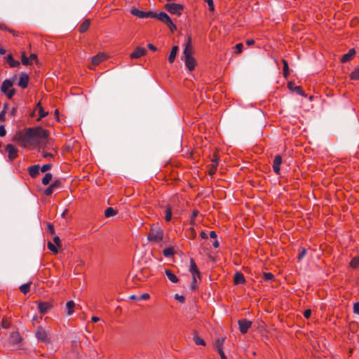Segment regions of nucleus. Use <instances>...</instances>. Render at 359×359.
Returning <instances> with one entry per match:
<instances>
[{"instance_id":"obj_19","label":"nucleus","mask_w":359,"mask_h":359,"mask_svg":"<svg viewBox=\"0 0 359 359\" xmlns=\"http://www.w3.org/2000/svg\"><path fill=\"white\" fill-rule=\"evenodd\" d=\"M355 48H351L348 52L344 55H342L341 58V62L342 63H346L347 62L351 61L353 56L355 55Z\"/></svg>"},{"instance_id":"obj_61","label":"nucleus","mask_w":359,"mask_h":359,"mask_svg":"<svg viewBox=\"0 0 359 359\" xmlns=\"http://www.w3.org/2000/svg\"><path fill=\"white\" fill-rule=\"evenodd\" d=\"M6 134V129L4 126H0V137H4Z\"/></svg>"},{"instance_id":"obj_25","label":"nucleus","mask_w":359,"mask_h":359,"mask_svg":"<svg viewBox=\"0 0 359 359\" xmlns=\"http://www.w3.org/2000/svg\"><path fill=\"white\" fill-rule=\"evenodd\" d=\"M165 273L171 283H177L179 281L177 277L170 270L166 269Z\"/></svg>"},{"instance_id":"obj_9","label":"nucleus","mask_w":359,"mask_h":359,"mask_svg":"<svg viewBox=\"0 0 359 359\" xmlns=\"http://www.w3.org/2000/svg\"><path fill=\"white\" fill-rule=\"evenodd\" d=\"M239 330L242 334H245L248 329L252 326V322L247 319L239 320L238 322Z\"/></svg>"},{"instance_id":"obj_40","label":"nucleus","mask_w":359,"mask_h":359,"mask_svg":"<svg viewBox=\"0 0 359 359\" xmlns=\"http://www.w3.org/2000/svg\"><path fill=\"white\" fill-rule=\"evenodd\" d=\"M47 247L48 250H50L53 253L57 254L58 252L57 248L51 242L48 243Z\"/></svg>"},{"instance_id":"obj_37","label":"nucleus","mask_w":359,"mask_h":359,"mask_svg":"<svg viewBox=\"0 0 359 359\" xmlns=\"http://www.w3.org/2000/svg\"><path fill=\"white\" fill-rule=\"evenodd\" d=\"M217 169V165H215V164L211 163L208 166V175L210 176L214 175L216 173Z\"/></svg>"},{"instance_id":"obj_51","label":"nucleus","mask_w":359,"mask_h":359,"mask_svg":"<svg viewBox=\"0 0 359 359\" xmlns=\"http://www.w3.org/2000/svg\"><path fill=\"white\" fill-rule=\"evenodd\" d=\"M306 250L305 248H302V251L300 252V253L298 255V259L299 260L302 259L304 258V257L306 255Z\"/></svg>"},{"instance_id":"obj_32","label":"nucleus","mask_w":359,"mask_h":359,"mask_svg":"<svg viewBox=\"0 0 359 359\" xmlns=\"http://www.w3.org/2000/svg\"><path fill=\"white\" fill-rule=\"evenodd\" d=\"M163 254L165 257H170L174 255L175 250L172 247L167 248L163 250Z\"/></svg>"},{"instance_id":"obj_56","label":"nucleus","mask_w":359,"mask_h":359,"mask_svg":"<svg viewBox=\"0 0 359 359\" xmlns=\"http://www.w3.org/2000/svg\"><path fill=\"white\" fill-rule=\"evenodd\" d=\"M53 241L57 247L61 246V241L58 236H55L53 238Z\"/></svg>"},{"instance_id":"obj_28","label":"nucleus","mask_w":359,"mask_h":359,"mask_svg":"<svg viewBox=\"0 0 359 359\" xmlns=\"http://www.w3.org/2000/svg\"><path fill=\"white\" fill-rule=\"evenodd\" d=\"M172 219V208L168 205H166L165 209V219L166 222H170Z\"/></svg>"},{"instance_id":"obj_31","label":"nucleus","mask_w":359,"mask_h":359,"mask_svg":"<svg viewBox=\"0 0 359 359\" xmlns=\"http://www.w3.org/2000/svg\"><path fill=\"white\" fill-rule=\"evenodd\" d=\"M117 214V211L115 210L113 208H107L105 210H104V216L106 217H111V216H114Z\"/></svg>"},{"instance_id":"obj_38","label":"nucleus","mask_w":359,"mask_h":359,"mask_svg":"<svg viewBox=\"0 0 359 359\" xmlns=\"http://www.w3.org/2000/svg\"><path fill=\"white\" fill-rule=\"evenodd\" d=\"M11 322L8 318H7L6 317L3 318V319L1 320V326L3 328H5V329L9 328L11 327Z\"/></svg>"},{"instance_id":"obj_30","label":"nucleus","mask_w":359,"mask_h":359,"mask_svg":"<svg viewBox=\"0 0 359 359\" xmlns=\"http://www.w3.org/2000/svg\"><path fill=\"white\" fill-rule=\"evenodd\" d=\"M193 339L196 345L205 346V341H204V339L201 338L198 334H195L194 335Z\"/></svg>"},{"instance_id":"obj_39","label":"nucleus","mask_w":359,"mask_h":359,"mask_svg":"<svg viewBox=\"0 0 359 359\" xmlns=\"http://www.w3.org/2000/svg\"><path fill=\"white\" fill-rule=\"evenodd\" d=\"M198 211L197 210H194L192 211L191 218H190V225L191 226L195 225V219H196V217L198 216Z\"/></svg>"},{"instance_id":"obj_22","label":"nucleus","mask_w":359,"mask_h":359,"mask_svg":"<svg viewBox=\"0 0 359 359\" xmlns=\"http://www.w3.org/2000/svg\"><path fill=\"white\" fill-rule=\"evenodd\" d=\"M179 48L177 46H172L168 57V61L170 64L173 63L175 60Z\"/></svg>"},{"instance_id":"obj_5","label":"nucleus","mask_w":359,"mask_h":359,"mask_svg":"<svg viewBox=\"0 0 359 359\" xmlns=\"http://www.w3.org/2000/svg\"><path fill=\"white\" fill-rule=\"evenodd\" d=\"M154 17L152 18H157L164 24H165L171 32H174L177 29L176 25L172 22L170 18L165 12H160L159 13H154Z\"/></svg>"},{"instance_id":"obj_35","label":"nucleus","mask_w":359,"mask_h":359,"mask_svg":"<svg viewBox=\"0 0 359 359\" xmlns=\"http://www.w3.org/2000/svg\"><path fill=\"white\" fill-rule=\"evenodd\" d=\"M53 175L51 173L48 172L45 175V176L42 179V184L43 185H47L50 183L52 180Z\"/></svg>"},{"instance_id":"obj_13","label":"nucleus","mask_w":359,"mask_h":359,"mask_svg":"<svg viewBox=\"0 0 359 359\" xmlns=\"http://www.w3.org/2000/svg\"><path fill=\"white\" fill-rule=\"evenodd\" d=\"M22 337L18 332H13L11 333L9 337V343L11 345H18L22 341Z\"/></svg>"},{"instance_id":"obj_41","label":"nucleus","mask_w":359,"mask_h":359,"mask_svg":"<svg viewBox=\"0 0 359 359\" xmlns=\"http://www.w3.org/2000/svg\"><path fill=\"white\" fill-rule=\"evenodd\" d=\"M21 62L24 65H32V62L29 61V58L26 56L25 53H22L21 57Z\"/></svg>"},{"instance_id":"obj_49","label":"nucleus","mask_w":359,"mask_h":359,"mask_svg":"<svg viewBox=\"0 0 359 359\" xmlns=\"http://www.w3.org/2000/svg\"><path fill=\"white\" fill-rule=\"evenodd\" d=\"M189 231L190 232V237L192 238H195L196 236V232L194 228V226H191L189 228Z\"/></svg>"},{"instance_id":"obj_14","label":"nucleus","mask_w":359,"mask_h":359,"mask_svg":"<svg viewBox=\"0 0 359 359\" xmlns=\"http://www.w3.org/2000/svg\"><path fill=\"white\" fill-rule=\"evenodd\" d=\"M53 305L48 302H40L38 305V309L41 314H46L51 308Z\"/></svg>"},{"instance_id":"obj_48","label":"nucleus","mask_w":359,"mask_h":359,"mask_svg":"<svg viewBox=\"0 0 359 359\" xmlns=\"http://www.w3.org/2000/svg\"><path fill=\"white\" fill-rule=\"evenodd\" d=\"M52 167V165L51 164H44L42 165V167L41 168V171L42 172H45L46 171H48V170H50Z\"/></svg>"},{"instance_id":"obj_24","label":"nucleus","mask_w":359,"mask_h":359,"mask_svg":"<svg viewBox=\"0 0 359 359\" xmlns=\"http://www.w3.org/2000/svg\"><path fill=\"white\" fill-rule=\"evenodd\" d=\"M74 306H75V303L72 300L68 301L66 303V313L68 316L73 314V313L74 311Z\"/></svg>"},{"instance_id":"obj_11","label":"nucleus","mask_w":359,"mask_h":359,"mask_svg":"<svg viewBox=\"0 0 359 359\" xmlns=\"http://www.w3.org/2000/svg\"><path fill=\"white\" fill-rule=\"evenodd\" d=\"M107 59V55L104 53H99L91 57V62L96 66Z\"/></svg>"},{"instance_id":"obj_46","label":"nucleus","mask_w":359,"mask_h":359,"mask_svg":"<svg viewBox=\"0 0 359 359\" xmlns=\"http://www.w3.org/2000/svg\"><path fill=\"white\" fill-rule=\"evenodd\" d=\"M243 45L241 43H237L235 46V53L239 54L242 52Z\"/></svg>"},{"instance_id":"obj_27","label":"nucleus","mask_w":359,"mask_h":359,"mask_svg":"<svg viewBox=\"0 0 359 359\" xmlns=\"http://www.w3.org/2000/svg\"><path fill=\"white\" fill-rule=\"evenodd\" d=\"M36 109L39 111V118H44L48 115V112L45 111L40 102L36 105Z\"/></svg>"},{"instance_id":"obj_54","label":"nucleus","mask_w":359,"mask_h":359,"mask_svg":"<svg viewBox=\"0 0 359 359\" xmlns=\"http://www.w3.org/2000/svg\"><path fill=\"white\" fill-rule=\"evenodd\" d=\"M218 353L221 357V359H227V358L226 357L222 348L221 347H218Z\"/></svg>"},{"instance_id":"obj_17","label":"nucleus","mask_w":359,"mask_h":359,"mask_svg":"<svg viewBox=\"0 0 359 359\" xmlns=\"http://www.w3.org/2000/svg\"><path fill=\"white\" fill-rule=\"evenodd\" d=\"M287 87L291 91H294L303 97H306V95L302 88V87L299 86H295L293 82H288Z\"/></svg>"},{"instance_id":"obj_34","label":"nucleus","mask_w":359,"mask_h":359,"mask_svg":"<svg viewBox=\"0 0 359 359\" xmlns=\"http://www.w3.org/2000/svg\"><path fill=\"white\" fill-rule=\"evenodd\" d=\"M31 283H31V282H29V283H25V284L22 285L20 287V291H21L23 294H27V292H29V290H30V285H31Z\"/></svg>"},{"instance_id":"obj_6","label":"nucleus","mask_w":359,"mask_h":359,"mask_svg":"<svg viewBox=\"0 0 359 359\" xmlns=\"http://www.w3.org/2000/svg\"><path fill=\"white\" fill-rule=\"evenodd\" d=\"M13 82L10 79H6L3 81L1 90L6 95L8 99H11L15 94V90L12 88Z\"/></svg>"},{"instance_id":"obj_44","label":"nucleus","mask_w":359,"mask_h":359,"mask_svg":"<svg viewBox=\"0 0 359 359\" xmlns=\"http://www.w3.org/2000/svg\"><path fill=\"white\" fill-rule=\"evenodd\" d=\"M274 278V276L271 273H264L263 274V278L264 280L270 281L273 280Z\"/></svg>"},{"instance_id":"obj_20","label":"nucleus","mask_w":359,"mask_h":359,"mask_svg":"<svg viewBox=\"0 0 359 359\" xmlns=\"http://www.w3.org/2000/svg\"><path fill=\"white\" fill-rule=\"evenodd\" d=\"M40 167L39 165H32L28 168L29 175L32 177L35 178L39 174Z\"/></svg>"},{"instance_id":"obj_60","label":"nucleus","mask_w":359,"mask_h":359,"mask_svg":"<svg viewBox=\"0 0 359 359\" xmlns=\"http://www.w3.org/2000/svg\"><path fill=\"white\" fill-rule=\"evenodd\" d=\"M311 311L310 309H306L304 311V318L308 319L311 317Z\"/></svg>"},{"instance_id":"obj_29","label":"nucleus","mask_w":359,"mask_h":359,"mask_svg":"<svg viewBox=\"0 0 359 359\" xmlns=\"http://www.w3.org/2000/svg\"><path fill=\"white\" fill-rule=\"evenodd\" d=\"M351 80L358 81L359 80V67L355 68L349 75Z\"/></svg>"},{"instance_id":"obj_2","label":"nucleus","mask_w":359,"mask_h":359,"mask_svg":"<svg viewBox=\"0 0 359 359\" xmlns=\"http://www.w3.org/2000/svg\"><path fill=\"white\" fill-rule=\"evenodd\" d=\"M193 47L191 44V37L189 36L187 39L186 46L183 51V56L182 60H184L187 68L189 71L191 72L195 69L196 61L192 56Z\"/></svg>"},{"instance_id":"obj_55","label":"nucleus","mask_w":359,"mask_h":359,"mask_svg":"<svg viewBox=\"0 0 359 359\" xmlns=\"http://www.w3.org/2000/svg\"><path fill=\"white\" fill-rule=\"evenodd\" d=\"M175 299L179 300L181 303H183L185 301L184 297L178 294L175 295Z\"/></svg>"},{"instance_id":"obj_50","label":"nucleus","mask_w":359,"mask_h":359,"mask_svg":"<svg viewBox=\"0 0 359 359\" xmlns=\"http://www.w3.org/2000/svg\"><path fill=\"white\" fill-rule=\"evenodd\" d=\"M9 32H10L11 34H13V36L15 38L19 37V36L21 35V34H22V33H20V32H18V31H15V30H14V29H9Z\"/></svg>"},{"instance_id":"obj_36","label":"nucleus","mask_w":359,"mask_h":359,"mask_svg":"<svg viewBox=\"0 0 359 359\" xmlns=\"http://www.w3.org/2000/svg\"><path fill=\"white\" fill-rule=\"evenodd\" d=\"M350 266L353 269H358L359 268V257H353L350 262Z\"/></svg>"},{"instance_id":"obj_4","label":"nucleus","mask_w":359,"mask_h":359,"mask_svg":"<svg viewBox=\"0 0 359 359\" xmlns=\"http://www.w3.org/2000/svg\"><path fill=\"white\" fill-rule=\"evenodd\" d=\"M50 332V327L49 326L42 327L39 325L36 327L34 335L39 342L49 344L51 342V339L49 337Z\"/></svg>"},{"instance_id":"obj_57","label":"nucleus","mask_w":359,"mask_h":359,"mask_svg":"<svg viewBox=\"0 0 359 359\" xmlns=\"http://www.w3.org/2000/svg\"><path fill=\"white\" fill-rule=\"evenodd\" d=\"M353 312L356 314H359V302H356L354 304Z\"/></svg>"},{"instance_id":"obj_3","label":"nucleus","mask_w":359,"mask_h":359,"mask_svg":"<svg viewBox=\"0 0 359 359\" xmlns=\"http://www.w3.org/2000/svg\"><path fill=\"white\" fill-rule=\"evenodd\" d=\"M163 230L158 224H152L147 233V239L150 242L158 243L163 241Z\"/></svg>"},{"instance_id":"obj_15","label":"nucleus","mask_w":359,"mask_h":359,"mask_svg":"<svg viewBox=\"0 0 359 359\" xmlns=\"http://www.w3.org/2000/svg\"><path fill=\"white\" fill-rule=\"evenodd\" d=\"M147 53V50L145 48L137 47L135 50L130 54V58L132 59H137L144 56Z\"/></svg>"},{"instance_id":"obj_52","label":"nucleus","mask_w":359,"mask_h":359,"mask_svg":"<svg viewBox=\"0 0 359 359\" xmlns=\"http://www.w3.org/2000/svg\"><path fill=\"white\" fill-rule=\"evenodd\" d=\"M149 297H150L149 294L143 293L142 294H141L140 296V297L138 298V300H147V299H149Z\"/></svg>"},{"instance_id":"obj_10","label":"nucleus","mask_w":359,"mask_h":359,"mask_svg":"<svg viewBox=\"0 0 359 359\" xmlns=\"http://www.w3.org/2000/svg\"><path fill=\"white\" fill-rule=\"evenodd\" d=\"M5 150L8 152L10 161H13L18 157V149L14 145L11 144H7Z\"/></svg>"},{"instance_id":"obj_21","label":"nucleus","mask_w":359,"mask_h":359,"mask_svg":"<svg viewBox=\"0 0 359 359\" xmlns=\"http://www.w3.org/2000/svg\"><path fill=\"white\" fill-rule=\"evenodd\" d=\"M233 282H234V284H236V285L244 283L245 282V278L243 274L241 272H236L234 274Z\"/></svg>"},{"instance_id":"obj_63","label":"nucleus","mask_w":359,"mask_h":359,"mask_svg":"<svg viewBox=\"0 0 359 359\" xmlns=\"http://www.w3.org/2000/svg\"><path fill=\"white\" fill-rule=\"evenodd\" d=\"M29 61L32 62L33 60L36 61L37 60V55L34 53H32L30 56L29 57Z\"/></svg>"},{"instance_id":"obj_45","label":"nucleus","mask_w":359,"mask_h":359,"mask_svg":"<svg viewBox=\"0 0 359 359\" xmlns=\"http://www.w3.org/2000/svg\"><path fill=\"white\" fill-rule=\"evenodd\" d=\"M46 229L50 234L55 233V228L53 224L48 222L46 224Z\"/></svg>"},{"instance_id":"obj_59","label":"nucleus","mask_w":359,"mask_h":359,"mask_svg":"<svg viewBox=\"0 0 359 359\" xmlns=\"http://www.w3.org/2000/svg\"><path fill=\"white\" fill-rule=\"evenodd\" d=\"M50 185H54L53 187L55 189L56 188L60 187L61 182L60 180H55L53 183L50 184Z\"/></svg>"},{"instance_id":"obj_47","label":"nucleus","mask_w":359,"mask_h":359,"mask_svg":"<svg viewBox=\"0 0 359 359\" xmlns=\"http://www.w3.org/2000/svg\"><path fill=\"white\" fill-rule=\"evenodd\" d=\"M203 1L208 4V5L209 6V10L210 11H213L215 9L213 0H203Z\"/></svg>"},{"instance_id":"obj_7","label":"nucleus","mask_w":359,"mask_h":359,"mask_svg":"<svg viewBox=\"0 0 359 359\" xmlns=\"http://www.w3.org/2000/svg\"><path fill=\"white\" fill-rule=\"evenodd\" d=\"M165 8L171 14L180 15L184 9V7L180 4L172 3L166 4Z\"/></svg>"},{"instance_id":"obj_23","label":"nucleus","mask_w":359,"mask_h":359,"mask_svg":"<svg viewBox=\"0 0 359 359\" xmlns=\"http://www.w3.org/2000/svg\"><path fill=\"white\" fill-rule=\"evenodd\" d=\"M90 25V20L89 19L85 20L79 26V31L80 33H84L86 32Z\"/></svg>"},{"instance_id":"obj_43","label":"nucleus","mask_w":359,"mask_h":359,"mask_svg":"<svg viewBox=\"0 0 359 359\" xmlns=\"http://www.w3.org/2000/svg\"><path fill=\"white\" fill-rule=\"evenodd\" d=\"M54 185H49L45 190H44V194L47 196H50L52 194V193L54 191V187H53Z\"/></svg>"},{"instance_id":"obj_64","label":"nucleus","mask_w":359,"mask_h":359,"mask_svg":"<svg viewBox=\"0 0 359 359\" xmlns=\"http://www.w3.org/2000/svg\"><path fill=\"white\" fill-rule=\"evenodd\" d=\"M196 276H192V285H191L192 289H194L196 287L195 285L196 283Z\"/></svg>"},{"instance_id":"obj_33","label":"nucleus","mask_w":359,"mask_h":359,"mask_svg":"<svg viewBox=\"0 0 359 359\" xmlns=\"http://www.w3.org/2000/svg\"><path fill=\"white\" fill-rule=\"evenodd\" d=\"M282 62L283 64V76L286 79L289 75V66L288 63L285 60H282Z\"/></svg>"},{"instance_id":"obj_58","label":"nucleus","mask_w":359,"mask_h":359,"mask_svg":"<svg viewBox=\"0 0 359 359\" xmlns=\"http://www.w3.org/2000/svg\"><path fill=\"white\" fill-rule=\"evenodd\" d=\"M43 156L46 158H53L54 157V154L49 152H43Z\"/></svg>"},{"instance_id":"obj_42","label":"nucleus","mask_w":359,"mask_h":359,"mask_svg":"<svg viewBox=\"0 0 359 359\" xmlns=\"http://www.w3.org/2000/svg\"><path fill=\"white\" fill-rule=\"evenodd\" d=\"M219 161V157L217 153L215 151V152H214L212 158L211 159V163L212 164L215 163V165L218 166Z\"/></svg>"},{"instance_id":"obj_12","label":"nucleus","mask_w":359,"mask_h":359,"mask_svg":"<svg viewBox=\"0 0 359 359\" xmlns=\"http://www.w3.org/2000/svg\"><path fill=\"white\" fill-rule=\"evenodd\" d=\"M282 163V157L280 154L275 156L273 163V170L276 175L280 173V165Z\"/></svg>"},{"instance_id":"obj_18","label":"nucleus","mask_w":359,"mask_h":359,"mask_svg":"<svg viewBox=\"0 0 359 359\" xmlns=\"http://www.w3.org/2000/svg\"><path fill=\"white\" fill-rule=\"evenodd\" d=\"M189 272L191 273L192 276H197L198 278H201V273L195 261L192 258L190 259Z\"/></svg>"},{"instance_id":"obj_1","label":"nucleus","mask_w":359,"mask_h":359,"mask_svg":"<svg viewBox=\"0 0 359 359\" xmlns=\"http://www.w3.org/2000/svg\"><path fill=\"white\" fill-rule=\"evenodd\" d=\"M48 133L41 127L28 128L24 133H19L15 137L19 144L27 147L39 142V140L46 139Z\"/></svg>"},{"instance_id":"obj_53","label":"nucleus","mask_w":359,"mask_h":359,"mask_svg":"<svg viewBox=\"0 0 359 359\" xmlns=\"http://www.w3.org/2000/svg\"><path fill=\"white\" fill-rule=\"evenodd\" d=\"M7 107V104L4 105V109L0 112V121H4L5 120L6 111L5 109Z\"/></svg>"},{"instance_id":"obj_26","label":"nucleus","mask_w":359,"mask_h":359,"mask_svg":"<svg viewBox=\"0 0 359 359\" xmlns=\"http://www.w3.org/2000/svg\"><path fill=\"white\" fill-rule=\"evenodd\" d=\"M6 61L11 67H17L20 65V62L14 60L11 54L7 56Z\"/></svg>"},{"instance_id":"obj_16","label":"nucleus","mask_w":359,"mask_h":359,"mask_svg":"<svg viewBox=\"0 0 359 359\" xmlns=\"http://www.w3.org/2000/svg\"><path fill=\"white\" fill-rule=\"evenodd\" d=\"M29 83V76L25 72L20 74L18 86L22 88H26Z\"/></svg>"},{"instance_id":"obj_8","label":"nucleus","mask_w":359,"mask_h":359,"mask_svg":"<svg viewBox=\"0 0 359 359\" xmlns=\"http://www.w3.org/2000/svg\"><path fill=\"white\" fill-rule=\"evenodd\" d=\"M130 13L133 15H135L139 18H152L153 17L155 16L154 12H151V11L145 12V11H140L139 9H137L135 7H133L131 8Z\"/></svg>"},{"instance_id":"obj_62","label":"nucleus","mask_w":359,"mask_h":359,"mask_svg":"<svg viewBox=\"0 0 359 359\" xmlns=\"http://www.w3.org/2000/svg\"><path fill=\"white\" fill-rule=\"evenodd\" d=\"M0 29L6 30L9 32V29H11V28H9L4 23H0Z\"/></svg>"}]
</instances>
